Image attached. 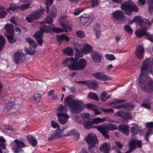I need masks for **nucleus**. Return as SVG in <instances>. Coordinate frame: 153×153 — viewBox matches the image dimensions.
Masks as SVG:
<instances>
[{
  "mask_svg": "<svg viewBox=\"0 0 153 153\" xmlns=\"http://www.w3.org/2000/svg\"><path fill=\"white\" fill-rule=\"evenodd\" d=\"M141 143L142 142L140 140L138 141L136 140H132L129 143V146L135 150L137 148L141 147H142Z\"/></svg>",
  "mask_w": 153,
  "mask_h": 153,
  "instance_id": "obj_14",
  "label": "nucleus"
},
{
  "mask_svg": "<svg viewBox=\"0 0 153 153\" xmlns=\"http://www.w3.org/2000/svg\"><path fill=\"white\" fill-rule=\"evenodd\" d=\"M93 123L92 121H91L89 120H84L83 122V126L86 129H90L93 127Z\"/></svg>",
  "mask_w": 153,
  "mask_h": 153,
  "instance_id": "obj_25",
  "label": "nucleus"
},
{
  "mask_svg": "<svg viewBox=\"0 0 153 153\" xmlns=\"http://www.w3.org/2000/svg\"><path fill=\"white\" fill-rule=\"evenodd\" d=\"M98 82L95 80L88 81L87 86L90 89L96 90L98 87Z\"/></svg>",
  "mask_w": 153,
  "mask_h": 153,
  "instance_id": "obj_19",
  "label": "nucleus"
},
{
  "mask_svg": "<svg viewBox=\"0 0 153 153\" xmlns=\"http://www.w3.org/2000/svg\"><path fill=\"white\" fill-rule=\"evenodd\" d=\"M27 137L30 143L33 146H36L38 142L32 136L30 135H27Z\"/></svg>",
  "mask_w": 153,
  "mask_h": 153,
  "instance_id": "obj_23",
  "label": "nucleus"
},
{
  "mask_svg": "<svg viewBox=\"0 0 153 153\" xmlns=\"http://www.w3.org/2000/svg\"><path fill=\"white\" fill-rule=\"evenodd\" d=\"M114 101L112 102H111V104H115L117 103L123 102L126 101V100L123 99H117L115 100Z\"/></svg>",
  "mask_w": 153,
  "mask_h": 153,
  "instance_id": "obj_58",
  "label": "nucleus"
},
{
  "mask_svg": "<svg viewBox=\"0 0 153 153\" xmlns=\"http://www.w3.org/2000/svg\"><path fill=\"white\" fill-rule=\"evenodd\" d=\"M111 94L108 95L105 92H103L101 94L100 98L102 101H105L107 99L110 98Z\"/></svg>",
  "mask_w": 153,
  "mask_h": 153,
  "instance_id": "obj_32",
  "label": "nucleus"
},
{
  "mask_svg": "<svg viewBox=\"0 0 153 153\" xmlns=\"http://www.w3.org/2000/svg\"><path fill=\"white\" fill-rule=\"evenodd\" d=\"M57 111V115L59 121L60 123L65 125L68 122V119L69 117V115L67 114L68 109L65 106L61 104L58 108Z\"/></svg>",
  "mask_w": 153,
  "mask_h": 153,
  "instance_id": "obj_4",
  "label": "nucleus"
},
{
  "mask_svg": "<svg viewBox=\"0 0 153 153\" xmlns=\"http://www.w3.org/2000/svg\"><path fill=\"white\" fill-rule=\"evenodd\" d=\"M123 111V110H120V111H118L114 114V115L115 116H116L117 117H122Z\"/></svg>",
  "mask_w": 153,
  "mask_h": 153,
  "instance_id": "obj_62",
  "label": "nucleus"
},
{
  "mask_svg": "<svg viewBox=\"0 0 153 153\" xmlns=\"http://www.w3.org/2000/svg\"><path fill=\"white\" fill-rule=\"evenodd\" d=\"M105 58L109 60H114L116 58L113 54H107L105 56Z\"/></svg>",
  "mask_w": 153,
  "mask_h": 153,
  "instance_id": "obj_57",
  "label": "nucleus"
},
{
  "mask_svg": "<svg viewBox=\"0 0 153 153\" xmlns=\"http://www.w3.org/2000/svg\"><path fill=\"white\" fill-rule=\"evenodd\" d=\"M91 56L94 62L97 63H100L101 62L102 56L96 51H94L91 52Z\"/></svg>",
  "mask_w": 153,
  "mask_h": 153,
  "instance_id": "obj_16",
  "label": "nucleus"
},
{
  "mask_svg": "<svg viewBox=\"0 0 153 153\" xmlns=\"http://www.w3.org/2000/svg\"><path fill=\"white\" fill-rule=\"evenodd\" d=\"M88 17H81L80 18V22L82 25H85L89 21Z\"/></svg>",
  "mask_w": 153,
  "mask_h": 153,
  "instance_id": "obj_46",
  "label": "nucleus"
},
{
  "mask_svg": "<svg viewBox=\"0 0 153 153\" xmlns=\"http://www.w3.org/2000/svg\"><path fill=\"white\" fill-rule=\"evenodd\" d=\"M56 39L59 42H60L64 40H65L67 42L69 41L70 40V38L67 36L65 34H62L61 35H57L56 36Z\"/></svg>",
  "mask_w": 153,
  "mask_h": 153,
  "instance_id": "obj_20",
  "label": "nucleus"
},
{
  "mask_svg": "<svg viewBox=\"0 0 153 153\" xmlns=\"http://www.w3.org/2000/svg\"><path fill=\"white\" fill-rule=\"evenodd\" d=\"M14 104L13 102L10 101L5 104V107L9 110H10L14 106Z\"/></svg>",
  "mask_w": 153,
  "mask_h": 153,
  "instance_id": "obj_53",
  "label": "nucleus"
},
{
  "mask_svg": "<svg viewBox=\"0 0 153 153\" xmlns=\"http://www.w3.org/2000/svg\"><path fill=\"white\" fill-rule=\"evenodd\" d=\"M82 49V51L84 54H87L90 53L93 50L92 47L89 45L85 44L84 48Z\"/></svg>",
  "mask_w": 153,
  "mask_h": 153,
  "instance_id": "obj_24",
  "label": "nucleus"
},
{
  "mask_svg": "<svg viewBox=\"0 0 153 153\" xmlns=\"http://www.w3.org/2000/svg\"><path fill=\"white\" fill-rule=\"evenodd\" d=\"M124 29L126 32L130 34H132L133 33V30L130 27V26L128 25H126L124 26Z\"/></svg>",
  "mask_w": 153,
  "mask_h": 153,
  "instance_id": "obj_51",
  "label": "nucleus"
},
{
  "mask_svg": "<svg viewBox=\"0 0 153 153\" xmlns=\"http://www.w3.org/2000/svg\"><path fill=\"white\" fill-rule=\"evenodd\" d=\"M88 97L91 99H94L97 101L99 100V98L97 94L95 93H89L88 95Z\"/></svg>",
  "mask_w": 153,
  "mask_h": 153,
  "instance_id": "obj_40",
  "label": "nucleus"
},
{
  "mask_svg": "<svg viewBox=\"0 0 153 153\" xmlns=\"http://www.w3.org/2000/svg\"><path fill=\"white\" fill-rule=\"evenodd\" d=\"M147 39L152 42H153V36L149 34L148 33L146 35Z\"/></svg>",
  "mask_w": 153,
  "mask_h": 153,
  "instance_id": "obj_61",
  "label": "nucleus"
},
{
  "mask_svg": "<svg viewBox=\"0 0 153 153\" xmlns=\"http://www.w3.org/2000/svg\"><path fill=\"white\" fill-rule=\"evenodd\" d=\"M53 0H46L45 4L46 5V12L48 13L49 12L50 8L49 6L52 5L53 4Z\"/></svg>",
  "mask_w": 153,
  "mask_h": 153,
  "instance_id": "obj_37",
  "label": "nucleus"
},
{
  "mask_svg": "<svg viewBox=\"0 0 153 153\" xmlns=\"http://www.w3.org/2000/svg\"><path fill=\"white\" fill-rule=\"evenodd\" d=\"M20 7L17 6L15 5L11 4L10 7L6 9V10L10 13H13V12L16 11L18 9H19Z\"/></svg>",
  "mask_w": 153,
  "mask_h": 153,
  "instance_id": "obj_29",
  "label": "nucleus"
},
{
  "mask_svg": "<svg viewBox=\"0 0 153 153\" xmlns=\"http://www.w3.org/2000/svg\"><path fill=\"white\" fill-rule=\"evenodd\" d=\"M91 3L92 7H96L98 4V0H91Z\"/></svg>",
  "mask_w": 153,
  "mask_h": 153,
  "instance_id": "obj_59",
  "label": "nucleus"
},
{
  "mask_svg": "<svg viewBox=\"0 0 153 153\" xmlns=\"http://www.w3.org/2000/svg\"><path fill=\"white\" fill-rule=\"evenodd\" d=\"M74 50L72 48L67 47L63 50L62 52L68 56H72L73 54Z\"/></svg>",
  "mask_w": 153,
  "mask_h": 153,
  "instance_id": "obj_27",
  "label": "nucleus"
},
{
  "mask_svg": "<svg viewBox=\"0 0 153 153\" xmlns=\"http://www.w3.org/2000/svg\"><path fill=\"white\" fill-rule=\"evenodd\" d=\"M51 125L52 127L54 128H59L60 126L59 124L55 122L54 121H52L51 122Z\"/></svg>",
  "mask_w": 153,
  "mask_h": 153,
  "instance_id": "obj_60",
  "label": "nucleus"
},
{
  "mask_svg": "<svg viewBox=\"0 0 153 153\" xmlns=\"http://www.w3.org/2000/svg\"><path fill=\"white\" fill-rule=\"evenodd\" d=\"M25 51L27 54L33 55L34 54L36 51L34 49H32L30 47L29 48L26 49Z\"/></svg>",
  "mask_w": 153,
  "mask_h": 153,
  "instance_id": "obj_50",
  "label": "nucleus"
},
{
  "mask_svg": "<svg viewBox=\"0 0 153 153\" xmlns=\"http://www.w3.org/2000/svg\"><path fill=\"white\" fill-rule=\"evenodd\" d=\"M59 21L61 27L63 28L62 29V32L64 31L68 32L71 30V27L70 24L67 22L66 17L65 16H62L59 19Z\"/></svg>",
  "mask_w": 153,
  "mask_h": 153,
  "instance_id": "obj_9",
  "label": "nucleus"
},
{
  "mask_svg": "<svg viewBox=\"0 0 153 153\" xmlns=\"http://www.w3.org/2000/svg\"><path fill=\"white\" fill-rule=\"evenodd\" d=\"M149 66L148 59H145L143 62L138 79L141 90L147 93H150L153 91V81L146 75V73L148 72Z\"/></svg>",
  "mask_w": 153,
  "mask_h": 153,
  "instance_id": "obj_1",
  "label": "nucleus"
},
{
  "mask_svg": "<svg viewBox=\"0 0 153 153\" xmlns=\"http://www.w3.org/2000/svg\"><path fill=\"white\" fill-rule=\"evenodd\" d=\"M53 20L51 16H48L45 19V22L47 24H51L53 23Z\"/></svg>",
  "mask_w": 153,
  "mask_h": 153,
  "instance_id": "obj_49",
  "label": "nucleus"
},
{
  "mask_svg": "<svg viewBox=\"0 0 153 153\" xmlns=\"http://www.w3.org/2000/svg\"><path fill=\"white\" fill-rule=\"evenodd\" d=\"M52 32L56 33H62V29L60 27L54 26L52 28Z\"/></svg>",
  "mask_w": 153,
  "mask_h": 153,
  "instance_id": "obj_48",
  "label": "nucleus"
},
{
  "mask_svg": "<svg viewBox=\"0 0 153 153\" xmlns=\"http://www.w3.org/2000/svg\"><path fill=\"white\" fill-rule=\"evenodd\" d=\"M124 108L126 109L131 110H132L135 107V105L132 103L127 102L124 104Z\"/></svg>",
  "mask_w": 153,
  "mask_h": 153,
  "instance_id": "obj_35",
  "label": "nucleus"
},
{
  "mask_svg": "<svg viewBox=\"0 0 153 153\" xmlns=\"http://www.w3.org/2000/svg\"><path fill=\"white\" fill-rule=\"evenodd\" d=\"M14 142L16 144L15 145L18 146V147H20L21 149L23 148L25 146V143L22 141H20L16 139L14 140Z\"/></svg>",
  "mask_w": 153,
  "mask_h": 153,
  "instance_id": "obj_41",
  "label": "nucleus"
},
{
  "mask_svg": "<svg viewBox=\"0 0 153 153\" xmlns=\"http://www.w3.org/2000/svg\"><path fill=\"white\" fill-rule=\"evenodd\" d=\"M83 53H84L82 51H82L77 50V51L76 52L75 55V58H77L78 59L79 58L82 57L83 56Z\"/></svg>",
  "mask_w": 153,
  "mask_h": 153,
  "instance_id": "obj_42",
  "label": "nucleus"
},
{
  "mask_svg": "<svg viewBox=\"0 0 153 153\" xmlns=\"http://www.w3.org/2000/svg\"><path fill=\"white\" fill-rule=\"evenodd\" d=\"M122 117L125 119H131L132 117L130 112L123 110Z\"/></svg>",
  "mask_w": 153,
  "mask_h": 153,
  "instance_id": "obj_36",
  "label": "nucleus"
},
{
  "mask_svg": "<svg viewBox=\"0 0 153 153\" xmlns=\"http://www.w3.org/2000/svg\"><path fill=\"white\" fill-rule=\"evenodd\" d=\"M106 120V119L105 118H101L99 117H97L94 118L93 119L92 122L93 124H99L105 121Z\"/></svg>",
  "mask_w": 153,
  "mask_h": 153,
  "instance_id": "obj_34",
  "label": "nucleus"
},
{
  "mask_svg": "<svg viewBox=\"0 0 153 153\" xmlns=\"http://www.w3.org/2000/svg\"><path fill=\"white\" fill-rule=\"evenodd\" d=\"M76 133V131L75 130H72L71 131H68L67 134V136H70L71 135H74L75 134H76V136L77 137H79V134L78 133H77L76 134L75 133Z\"/></svg>",
  "mask_w": 153,
  "mask_h": 153,
  "instance_id": "obj_54",
  "label": "nucleus"
},
{
  "mask_svg": "<svg viewBox=\"0 0 153 153\" xmlns=\"http://www.w3.org/2000/svg\"><path fill=\"white\" fill-rule=\"evenodd\" d=\"M44 33L40 31H37L34 35V37L36 39L42 37Z\"/></svg>",
  "mask_w": 153,
  "mask_h": 153,
  "instance_id": "obj_44",
  "label": "nucleus"
},
{
  "mask_svg": "<svg viewBox=\"0 0 153 153\" xmlns=\"http://www.w3.org/2000/svg\"><path fill=\"white\" fill-rule=\"evenodd\" d=\"M4 28L6 32L5 35L7 39L8 42L10 43L15 42L16 39L14 38V25L12 24H7L5 26Z\"/></svg>",
  "mask_w": 153,
  "mask_h": 153,
  "instance_id": "obj_6",
  "label": "nucleus"
},
{
  "mask_svg": "<svg viewBox=\"0 0 153 153\" xmlns=\"http://www.w3.org/2000/svg\"><path fill=\"white\" fill-rule=\"evenodd\" d=\"M7 13V12L2 10L1 8L0 9V19L5 17Z\"/></svg>",
  "mask_w": 153,
  "mask_h": 153,
  "instance_id": "obj_55",
  "label": "nucleus"
},
{
  "mask_svg": "<svg viewBox=\"0 0 153 153\" xmlns=\"http://www.w3.org/2000/svg\"><path fill=\"white\" fill-rule=\"evenodd\" d=\"M61 136L60 133L56 132L55 133L52 134L50 137L48 139V140L50 141L54 139L60 138Z\"/></svg>",
  "mask_w": 153,
  "mask_h": 153,
  "instance_id": "obj_33",
  "label": "nucleus"
},
{
  "mask_svg": "<svg viewBox=\"0 0 153 153\" xmlns=\"http://www.w3.org/2000/svg\"><path fill=\"white\" fill-rule=\"evenodd\" d=\"M148 10L150 13L152 14L153 13V4L152 5H148Z\"/></svg>",
  "mask_w": 153,
  "mask_h": 153,
  "instance_id": "obj_64",
  "label": "nucleus"
},
{
  "mask_svg": "<svg viewBox=\"0 0 153 153\" xmlns=\"http://www.w3.org/2000/svg\"><path fill=\"white\" fill-rule=\"evenodd\" d=\"M45 11V9L41 8L32 12L26 17V20L29 23L32 22L40 18Z\"/></svg>",
  "mask_w": 153,
  "mask_h": 153,
  "instance_id": "obj_7",
  "label": "nucleus"
},
{
  "mask_svg": "<svg viewBox=\"0 0 153 153\" xmlns=\"http://www.w3.org/2000/svg\"><path fill=\"white\" fill-rule=\"evenodd\" d=\"M120 8L128 16L131 15L133 12H137L139 11L137 6L134 4L133 5L127 1L124 2L121 4Z\"/></svg>",
  "mask_w": 153,
  "mask_h": 153,
  "instance_id": "obj_5",
  "label": "nucleus"
},
{
  "mask_svg": "<svg viewBox=\"0 0 153 153\" xmlns=\"http://www.w3.org/2000/svg\"><path fill=\"white\" fill-rule=\"evenodd\" d=\"M64 104L68 105V108L74 113H78L83 110L84 105L82 100H73L71 95L68 96L65 99Z\"/></svg>",
  "mask_w": 153,
  "mask_h": 153,
  "instance_id": "obj_3",
  "label": "nucleus"
},
{
  "mask_svg": "<svg viewBox=\"0 0 153 153\" xmlns=\"http://www.w3.org/2000/svg\"><path fill=\"white\" fill-rule=\"evenodd\" d=\"M142 28L143 29H137L135 32V34L138 38H140L144 36H146V34L148 33L146 27H142Z\"/></svg>",
  "mask_w": 153,
  "mask_h": 153,
  "instance_id": "obj_15",
  "label": "nucleus"
},
{
  "mask_svg": "<svg viewBox=\"0 0 153 153\" xmlns=\"http://www.w3.org/2000/svg\"><path fill=\"white\" fill-rule=\"evenodd\" d=\"M52 27L51 26H47L46 25H44L40 29V31L44 33H50L52 32Z\"/></svg>",
  "mask_w": 153,
  "mask_h": 153,
  "instance_id": "obj_26",
  "label": "nucleus"
},
{
  "mask_svg": "<svg viewBox=\"0 0 153 153\" xmlns=\"http://www.w3.org/2000/svg\"><path fill=\"white\" fill-rule=\"evenodd\" d=\"M141 107H143L148 109H151L150 105L148 103H143L141 105Z\"/></svg>",
  "mask_w": 153,
  "mask_h": 153,
  "instance_id": "obj_63",
  "label": "nucleus"
},
{
  "mask_svg": "<svg viewBox=\"0 0 153 153\" xmlns=\"http://www.w3.org/2000/svg\"><path fill=\"white\" fill-rule=\"evenodd\" d=\"M49 14L51 17L53 18H55L57 14V10L56 8L53 7L51 9Z\"/></svg>",
  "mask_w": 153,
  "mask_h": 153,
  "instance_id": "obj_39",
  "label": "nucleus"
},
{
  "mask_svg": "<svg viewBox=\"0 0 153 153\" xmlns=\"http://www.w3.org/2000/svg\"><path fill=\"white\" fill-rule=\"evenodd\" d=\"M144 52L145 50L142 45H139L135 52V55L137 58L140 59H143L144 58Z\"/></svg>",
  "mask_w": 153,
  "mask_h": 153,
  "instance_id": "obj_13",
  "label": "nucleus"
},
{
  "mask_svg": "<svg viewBox=\"0 0 153 153\" xmlns=\"http://www.w3.org/2000/svg\"><path fill=\"white\" fill-rule=\"evenodd\" d=\"M31 1L29 2L28 4H22L21 6L20 7L19 9L21 10H24L26 9H28L29 8L30 6L31 5Z\"/></svg>",
  "mask_w": 153,
  "mask_h": 153,
  "instance_id": "obj_52",
  "label": "nucleus"
},
{
  "mask_svg": "<svg viewBox=\"0 0 153 153\" xmlns=\"http://www.w3.org/2000/svg\"><path fill=\"white\" fill-rule=\"evenodd\" d=\"M63 65L67 67L68 69L71 71L83 70L87 65V62L84 58H82L78 61L77 58H68L64 60Z\"/></svg>",
  "mask_w": 153,
  "mask_h": 153,
  "instance_id": "obj_2",
  "label": "nucleus"
},
{
  "mask_svg": "<svg viewBox=\"0 0 153 153\" xmlns=\"http://www.w3.org/2000/svg\"><path fill=\"white\" fill-rule=\"evenodd\" d=\"M101 109L103 111L107 113H113L114 109L112 108L106 109L103 108H101Z\"/></svg>",
  "mask_w": 153,
  "mask_h": 153,
  "instance_id": "obj_56",
  "label": "nucleus"
},
{
  "mask_svg": "<svg viewBox=\"0 0 153 153\" xmlns=\"http://www.w3.org/2000/svg\"><path fill=\"white\" fill-rule=\"evenodd\" d=\"M112 15L114 19L118 21L122 22L124 18V13L121 10H116L113 13Z\"/></svg>",
  "mask_w": 153,
  "mask_h": 153,
  "instance_id": "obj_12",
  "label": "nucleus"
},
{
  "mask_svg": "<svg viewBox=\"0 0 153 153\" xmlns=\"http://www.w3.org/2000/svg\"><path fill=\"white\" fill-rule=\"evenodd\" d=\"M33 98L36 102L38 103L41 98V95L38 93H35L33 96Z\"/></svg>",
  "mask_w": 153,
  "mask_h": 153,
  "instance_id": "obj_43",
  "label": "nucleus"
},
{
  "mask_svg": "<svg viewBox=\"0 0 153 153\" xmlns=\"http://www.w3.org/2000/svg\"><path fill=\"white\" fill-rule=\"evenodd\" d=\"M146 126L147 128V132L153 134V122H147L146 123Z\"/></svg>",
  "mask_w": 153,
  "mask_h": 153,
  "instance_id": "obj_30",
  "label": "nucleus"
},
{
  "mask_svg": "<svg viewBox=\"0 0 153 153\" xmlns=\"http://www.w3.org/2000/svg\"><path fill=\"white\" fill-rule=\"evenodd\" d=\"M12 149L14 153H19L20 152L22 151V150L21 148L16 146L15 145H14L12 147Z\"/></svg>",
  "mask_w": 153,
  "mask_h": 153,
  "instance_id": "obj_47",
  "label": "nucleus"
},
{
  "mask_svg": "<svg viewBox=\"0 0 153 153\" xmlns=\"http://www.w3.org/2000/svg\"><path fill=\"white\" fill-rule=\"evenodd\" d=\"M26 42L28 43L30 46L34 48L37 47V44L34 40L30 37H27L25 39Z\"/></svg>",
  "mask_w": 153,
  "mask_h": 153,
  "instance_id": "obj_28",
  "label": "nucleus"
},
{
  "mask_svg": "<svg viewBox=\"0 0 153 153\" xmlns=\"http://www.w3.org/2000/svg\"><path fill=\"white\" fill-rule=\"evenodd\" d=\"M5 43V40L4 37L0 35V52L2 50Z\"/></svg>",
  "mask_w": 153,
  "mask_h": 153,
  "instance_id": "obj_38",
  "label": "nucleus"
},
{
  "mask_svg": "<svg viewBox=\"0 0 153 153\" xmlns=\"http://www.w3.org/2000/svg\"><path fill=\"white\" fill-rule=\"evenodd\" d=\"M99 149L101 151L104 153H109L110 151V144L108 143H104Z\"/></svg>",
  "mask_w": 153,
  "mask_h": 153,
  "instance_id": "obj_17",
  "label": "nucleus"
},
{
  "mask_svg": "<svg viewBox=\"0 0 153 153\" xmlns=\"http://www.w3.org/2000/svg\"><path fill=\"white\" fill-rule=\"evenodd\" d=\"M97 129L102 134L104 138L106 139H109L110 137L107 131L102 127H99Z\"/></svg>",
  "mask_w": 153,
  "mask_h": 153,
  "instance_id": "obj_22",
  "label": "nucleus"
},
{
  "mask_svg": "<svg viewBox=\"0 0 153 153\" xmlns=\"http://www.w3.org/2000/svg\"><path fill=\"white\" fill-rule=\"evenodd\" d=\"M75 33L77 36L80 38H83L85 37V33L83 31L78 30L76 31Z\"/></svg>",
  "mask_w": 153,
  "mask_h": 153,
  "instance_id": "obj_45",
  "label": "nucleus"
},
{
  "mask_svg": "<svg viewBox=\"0 0 153 153\" xmlns=\"http://www.w3.org/2000/svg\"><path fill=\"white\" fill-rule=\"evenodd\" d=\"M24 55L23 53L21 50H19L18 51L16 52L13 57V60L15 62L16 64H18L23 60V58Z\"/></svg>",
  "mask_w": 153,
  "mask_h": 153,
  "instance_id": "obj_11",
  "label": "nucleus"
},
{
  "mask_svg": "<svg viewBox=\"0 0 153 153\" xmlns=\"http://www.w3.org/2000/svg\"><path fill=\"white\" fill-rule=\"evenodd\" d=\"M94 30L96 33V38L99 39L100 37V33L101 31V28L100 26L97 23H95L94 25Z\"/></svg>",
  "mask_w": 153,
  "mask_h": 153,
  "instance_id": "obj_21",
  "label": "nucleus"
},
{
  "mask_svg": "<svg viewBox=\"0 0 153 153\" xmlns=\"http://www.w3.org/2000/svg\"><path fill=\"white\" fill-rule=\"evenodd\" d=\"M129 128L128 126L123 124L120 125L117 129L126 135H128L129 134Z\"/></svg>",
  "mask_w": 153,
  "mask_h": 153,
  "instance_id": "obj_18",
  "label": "nucleus"
},
{
  "mask_svg": "<svg viewBox=\"0 0 153 153\" xmlns=\"http://www.w3.org/2000/svg\"><path fill=\"white\" fill-rule=\"evenodd\" d=\"M130 128V131L132 135H134L137 134L139 129L137 125L134 124L133 126L131 128Z\"/></svg>",
  "mask_w": 153,
  "mask_h": 153,
  "instance_id": "obj_31",
  "label": "nucleus"
},
{
  "mask_svg": "<svg viewBox=\"0 0 153 153\" xmlns=\"http://www.w3.org/2000/svg\"><path fill=\"white\" fill-rule=\"evenodd\" d=\"M85 139L88 143L89 149L95 146L99 141L96 135L92 133H89L87 137H85Z\"/></svg>",
  "mask_w": 153,
  "mask_h": 153,
  "instance_id": "obj_8",
  "label": "nucleus"
},
{
  "mask_svg": "<svg viewBox=\"0 0 153 153\" xmlns=\"http://www.w3.org/2000/svg\"><path fill=\"white\" fill-rule=\"evenodd\" d=\"M93 76L98 79L103 81H108L111 79V78L107 76L102 72H99L93 74Z\"/></svg>",
  "mask_w": 153,
  "mask_h": 153,
  "instance_id": "obj_10",
  "label": "nucleus"
}]
</instances>
